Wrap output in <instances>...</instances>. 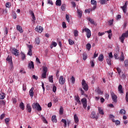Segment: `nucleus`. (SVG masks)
<instances>
[{"mask_svg": "<svg viewBox=\"0 0 128 128\" xmlns=\"http://www.w3.org/2000/svg\"><path fill=\"white\" fill-rule=\"evenodd\" d=\"M48 80L50 82H54V78L52 76H49Z\"/></svg>", "mask_w": 128, "mask_h": 128, "instance_id": "obj_38", "label": "nucleus"}, {"mask_svg": "<svg viewBox=\"0 0 128 128\" xmlns=\"http://www.w3.org/2000/svg\"><path fill=\"white\" fill-rule=\"evenodd\" d=\"M66 82V80L64 79V76H60V79H59V82L60 84H64Z\"/></svg>", "mask_w": 128, "mask_h": 128, "instance_id": "obj_12", "label": "nucleus"}, {"mask_svg": "<svg viewBox=\"0 0 128 128\" xmlns=\"http://www.w3.org/2000/svg\"><path fill=\"white\" fill-rule=\"evenodd\" d=\"M56 6H62V0H56Z\"/></svg>", "mask_w": 128, "mask_h": 128, "instance_id": "obj_30", "label": "nucleus"}, {"mask_svg": "<svg viewBox=\"0 0 128 128\" xmlns=\"http://www.w3.org/2000/svg\"><path fill=\"white\" fill-rule=\"evenodd\" d=\"M10 122V118H6L5 119V122L6 124H8V122Z\"/></svg>", "mask_w": 128, "mask_h": 128, "instance_id": "obj_54", "label": "nucleus"}, {"mask_svg": "<svg viewBox=\"0 0 128 128\" xmlns=\"http://www.w3.org/2000/svg\"><path fill=\"white\" fill-rule=\"evenodd\" d=\"M125 38H128V30L126 31L125 33H123L120 37L119 38V40H120L121 42L124 44V42Z\"/></svg>", "mask_w": 128, "mask_h": 128, "instance_id": "obj_1", "label": "nucleus"}, {"mask_svg": "<svg viewBox=\"0 0 128 128\" xmlns=\"http://www.w3.org/2000/svg\"><path fill=\"white\" fill-rule=\"evenodd\" d=\"M77 14H78V18H82V11L80 10L77 9Z\"/></svg>", "mask_w": 128, "mask_h": 128, "instance_id": "obj_15", "label": "nucleus"}, {"mask_svg": "<svg viewBox=\"0 0 128 128\" xmlns=\"http://www.w3.org/2000/svg\"><path fill=\"white\" fill-rule=\"evenodd\" d=\"M74 36H78V30H74Z\"/></svg>", "mask_w": 128, "mask_h": 128, "instance_id": "obj_36", "label": "nucleus"}, {"mask_svg": "<svg viewBox=\"0 0 128 128\" xmlns=\"http://www.w3.org/2000/svg\"><path fill=\"white\" fill-rule=\"evenodd\" d=\"M12 54L16 56H18L20 54V51L15 48H12Z\"/></svg>", "mask_w": 128, "mask_h": 128, "instance_id": "obj_5", "label": "nucleus"}, {"mask_svg": "<svg viewBox=\"0 0 128 128\" xmlns=\"http://www.w3.org/2000/svg\"><path fill=\"white\" fill-rule=\"evenodd\" d=\"M82 103L83 104V108H86V106H88V101L86 98H83L81 100Z\"/></svg>", "mask_w": 128, "mask_h": 128, "instance_id": "obj_6", "label": "nucleus"}, {"mask_svg": "<svg viewBox=\"0 0 128 128\" xmlns=\"http://www.w3.org/2000/svg\"><path fill=\"white\" fill-rule=\"evenodd\" d=\"M29 12L32 16V18L33 20L32 21L34 22V20H36V16H34V12H32V10H31L29 11Z\"/></svg>", "mask_w": 128, "mask_h": 128, "instance_id": "obj_16", "label": "nucleus"}, {"mask_svg": "<svg viewBox=\"0 0 128 128\" xmlns=\"http://www.w3.org/2000/svg\"><path fill=\"white\" fill-rule=\"evenodd\" d=\"M39 104L38 103H34L32 104V108L34 110L36 108Z\"/></svg>", "mask_w": 128, "mask_h": 128, "instance_id": "obj_29", "label": "nucleus"}, {"mask_svg": "<svg viewBox=\"0 0 128 128\" xmlns=\"http://www.w3.org/2000/svg\"><path fill=\"white\" fill-rule=\"evenodd\" d=\"M80 90L81 92V94H82V96H83V94H84V91L82 90V88H80Z\"/></svg>", "mask_w": 128, "mask_h": 128, "instance_id": "obj_63", "label": "nucleus"}, {"mask_svg": "<svg viewBox=\"0 0 128 128\" xmlns=\"http://www.w3.org/2000/svg\"><path fill=\"white\" fill-rule=\"evenodd\" d=\"M35 30L36 32H40H40H42V30H44V28L42 26H37L35 28Z\"/></svg>", "mask_w": 128, "mask_h": 128, "instance_id": "obj_8", "label": "nucleus"}, {"mask_svg": "<svg viewBox=\"0 0 128 128\" xmlns=\"http://www.w3.org/2000/svg\"><path fill=\"white\" fill-rule=\"evenodd\" d=\"M99 114H102V116H104V110H102V108L100 107L98 108Z\"/></svg>", "mask_w": 128, "mask_h": 128, "instance_id": "obj_19", "label": "nucleus"}, {"mask_svg": "<svg viewBox=\"0 0 128 128\" xmlns=\"http://www.w3.org/2000/svg\"><path fill=\"white\" fill-rule=\"evenodd\" d=\"M6 104V102L3 100L0 101V106H4Z\"/></svg>", "mask_w": 128, "mask_h": 128, "instance_id": "obj_44", "label": "nucleus"}, {"mask_svg": "<svg viewBox=\"0 0 128 128\" xmlns=\"http://www.w3.org/2000/svg\"><path fill=\"white\" fill-rule=\"evenodd\" d=\"M60 114H64V108L60 106L59 110Z\"/></svg>", "mask_w": 128, "mask_h": 128, "instance_id": "obj_35", "label": "nucleus"}, {"mask_svg": "<svg viewBox=\"0 0 128 128\" xmlns=\"http://www.w3.org/2000/svg\"><path fill=\"white\" fill-rule=\"evenodd\" d=\"M38 112H40L42 110V107L40 106V105L38 104V106H37V108H36Z\"/></svg>", "mask_w": 128, "mask_h": 128, "instance_id": "obj_46", "label": "nucleus"}, {"mask_svg": "<svg viewBox=\"0 0 128 128\" xmlns=\"http://www.w3.org/2000/svg\"><path fill=\"white\" fill-rule=\"evenodd\" d=\"M38 112H40L42 110V107L40 106V105L38 104V106H37V108H36Z\"/></svg>", "mask_w": 128, "mask_h": 128, "instance_id": "obj_47", "label": "nucleus"}, {"mask_svg": "<svg viewBox=\"0 0 128 128\" xmlns=\"http://www.w3.org/2000/svg\"><path fill=\"white\" fill-rule=\"evenodd\" d=\"M22 60H26V54H24L22 53Z\"/></svg>", "mask_w": 128, "mask_h": 128, "instance_id": "obj_59", "label": "nucleus"}, {"mask_svg": "<svg viewBox=\"0 0 128 128\" xmlns=\"http://www.w3.org/2000/svg\"><path fill=\"white\" fill-rule=\"evenodd\" d=\"M82 84L84 90L88 92V84H86V80H82Z\"/></svg>", "mask_w": 128, "mask_h": 128, "instance_id": "obj_4", "label": "nucleus"}, {"mask_svg": "<svg viewBox=\"0 0 128 128\" xmlns=\"http://www.w3.org/2000/svg\"><path fill=\"white\" fill-rule=\"evenodd\" d=\"M61 10H66V4H62L61 6Z\"/></svg>", "mask_w": 128, "mask_h": 128, "instance_id": "obj_53", "label": "nucleus"}, {"mask_svg": "<svg viewBox=\"0 0 128 128\" xmlns=\"http://www.w3.org/2000/svg\"><path fill=\"white\" fill-rule=\"evenodd\" d=\"M68 42L69 44H70V46H72L74 44V40H72V39H68Z\"/></svg>", "mask_w": 128, "mask_h": 128, "instance_id": "obj_40", "label": "nucleus"}, {"mask_svg": "<svg viewBox=\"0 0 128 128\" xmlns=\"http://www.w3.org/2000/svg\"><path fill=\"white\" fill-rule=\"evenodd\" d=\"M91 4H93V6H96V1L94 0H92L91 2Z\"/></svg>", "mask_w": 128, "mask_h": 128, "instance_id": "obj_43", "label": "nucleus"}, {"mask_svg": "<svg viewBox=\"0 0 128 128\" xmlns=\"http://www.w3.org/2000/svg\"><path fill=\"white\" fill-rule=\"evenodd\" d=\"M26 110H28V112H32V106L30 104H26Z\"/></svg>", "mask_w": 128, "mask_h": 128, "instance_id": "obj_14", "label": "nucleus"}, {"mask_svg": "<svg viewBox=\"0 0 128 128\" xmlns=\"http://www.w3.org/2000/svg\"><path fill=\"white\" fill-rule=\"evenodd\" d=\"M87 20H88V22H90V24H95L94 21L92 18H88Z\"/></svg>", "mask_w": 128, "mask_h": 128, "instance_id": "obj_24", "label": "nucleus"}, {"mask_svg": "<svg viewBox=\"0 0 128 128\" xmlns=\"http://www.w3.org/2000/svg\"><path fill=\"white\" fill-rule=\"evenodd\" d=\"M6 60L7 62H10V64H11V62H12V56H8Z\"/></svg>", "mask_w": 128, "mask_h": 128, "instance_id": "obj_28", "label": "nucleus"}, {"mask_svg": "<svg viewBox=\"0 0 128 128\" xmlns=\"http://www.w3.org/2000/svg\"><path fill=\"white\" fill-rule=\"evenodd\" d=\"M120 60H121V62H124V53L122 52L121 56L120 58Z\"/></svg>", "mask_w": 128, "mask_h": 128, "instance_id": "obj_31", "label": "nucleus"}, {"mask_svg": "<svg viewBox=\"0 0 128 128\" xmlns=\"http://www.w3.org/2000/svg\"><path fill=\"white\" fill-rule=\"evenodd\" d=\"M66 20H67L68 22H70V16H68V14H66Z\"/></svg>", "mask_w": 128, "mask_h": 128, "instance_id": "obj_42", "label": "nucleus"}, {"mask_svg": "<svg viewBox=\"0 0 128 128\" xmlns=\"http://www.w3.org/2000/svg\"><path fill=\"white\" fill-rule=\"evenodd\" d=\"M28 68H30V70L34 68V62L32 61H31L28 63Z\"/></svg>", "mask_w": 128, "mask_h": 128, "instance_id": "obj_13", "label": "nucleus"}, {"mask_svg": "<svg viewBox=\"0 0 128 128\" xmlns=\"http://www.w3.org/2000/svg\"><path fill=\"white\" fill-rule=\"evenodd\" d=\"M88 58V54L86 53H83V60H86Z\"/></svg>", "mask_w": 128, "mask_h": 128, "instance_id": "obj_39", "label": "nucleus"}, {"mask_svg": "<svg viewBox=\"0 0 128 128\" xmlns=\"http://www.w3.org/2000/svg\"><path fill=\"white\" fill-rule=\"evenodd\" d=\"M90 64H91L92 68H94V60H91Z\"/></svg>", "mask_w": 128, "mask_h": 128, "instance_id": "obj_55", "label": "nucleus"}, {"mask_svg": "<svg viewBox=\"0 0 128 128\" xmlns=\"http://www.w3.org/2000/svg\"><path fill=\"white\" fill-rule=\"evenodd\" d=\"M19 106L22 110H24V102H20L19 104Z\"/></svg>", "mask_w": 128, "mask_h": 128, "instance_id": "obj_23", "label": "nucleus"}, {"mask_svg": "<svg viewBox=\"0 0 128 128\" xmlns=\"http://www.w3.org/2000/svg\"><path fill=\"white\" fill-rule=\"evenodd\" d=\"M22 88H23V90H24V91L26 90V84H23Z\"/></svg>", "mask_w": 128, "mask_h": 128, "instance_id": "obj_52", "label": "nucleus"}, {"mask_svg": "<svg viewBox=\"0 0 128 128\" xmlns=\"http://www.w3.org/2000/svg\"><path fill=\"white\" fill-rule=\"evenodd\" d=\"M106 2V0H100V4H104Z\"/></svg>", "mask_w": 128, "mask_h": 128, "instance_id": "obj_51", "label": "nucleus"}, {"mask_svg": "<svg viewBox=\"0 0 128 128\" xmlns=\"http://www.w3.org/2000/svg\"><path fill=\"white\" fill-rule=\"evenodd\" d=\"M52 92H56V86H53Z\"/></svg>", "mask_w": 128, "mask_h": 128, "instance_id": "obj_60", "label": "nucleus"}, {"mask_svg": "<svg viewBox=\"0 0 128 128\" xmlns=\"http://www.w3.org/2000/svg\"><path fill=\"white\" fill-rule=\"evenodd\" d=\"M6 8H10V2H6Z\"/></svg>", "mask_w": 128, "mask_h": 128, "instance_id": "obj_58", "label": "nucleus"}, {"mask_svg": "<svg viewBox=\"0 0 128 128\" xmlns=\"http://www.w3.org/2000/svg\"><path fill=\"white\" fill-rule=\"evenodd\" d=\"M74 120L76 122V124H78V117L76 116V114L74 115Z\"/></svg>", "mask_w": 128, "mask_h": 128, "instance_id": "obj_26", "label": "nucleus"}, {"mask_svg": "<svg viewBox=\"0 0 128 128\" xmlns=\"http://www.w3.org/2000/svg\"><path fill=\"white\" fill-rule=\"evenodd\" d=\"M10 70H14V64L12 62H11V63H10Z\"/></svg>", "mask_w": 128, "mask_h": 128, "instance_id": "obj_41", "label": "nucleus"}, {"mask_svg": "<svg viewBox=\"0 0 128 128\" xmlns=\"http://www.w3.org/2000/svg\"><path fill=\"white\" fill-rule=\"evenodd\" d=\"M86 48L88 51L90 50V48H92V45L88 43V44H86Z\"/></svg>", "mask_w": 128, "mask_h": 128, "instance_id": "obj_25", "label": "nucleus"}, {"mask_svg": "<svg viewBox=\"0 0 128 128\" xmlns=\"http://www.w3.org/2000/svg\"><path fill=\"white\" fill-rule=\"evenodd\" d=\"M120 8L126 14V8H128V2L126 1L125 2L124 5L122 6H121Z\"/></svg>", "mask_w": 128, "mask_h": 128, "instance_id": "obj_9", "label": "nucleus"}, {"mask_svg": "<svg viewBox=\"0 0 128 128\" xmlns=\"http://www.w3.org/2000/svg\"><path fill=\"white\" fill-rule=\"evenodd\" d=\"M28 48L29 50L28 52V56H32V45H29Z\"/></svg>", "mask_w": 128, "mask_h": 128, "instance_id": "obj_10", "label": "nucleus"}, {"mask_svg": "<svg viewBox=\"0 0 128 128\" xmlns=\"http://www.w3.org/2000/svg\"><path fill=\"white\" fill-rule=\"evenodd\" d=\"M124 66H128V60H124Z\"/></svg>", "mask_w": 128, "mask_h": 128, "instance_id": "obj_57", "label": "nucleus"}, {"mask_svg": "<svg viewBox=\"0 0 128 128\" xmlns=\"http://www.w3.org/2000/svg\"><path fill=\"white\" fill-rule=\"evenodd\" d=\"M62 26L63 28H66V22H62Z\"/></svg>", "mask_w": 128, "mask_h": 128, "instance_id": "obj_50", "label": "nucleus"}, {"mask_svg": "<svg viewBox=\"0 0 128 128\" xmlns=\"http://www.w3.org/2000/svg\"><path fill=\"white\" fill-rule=\"evenodd\" d=\"M111 96H112L113 102H117L118 96H116V95L114 94V92H111Z\"/></svg>", "mask_w": 128, "mask_h": 128, "instance_id": "obj_7", "label": "nucleus"}, {"mask_svg": "<svg viewBox=\"0 0 128 128\" xmlns=\"http://www.w3.org/2000/svg\"><path fill=\"white\" fill-rule=\"evenodd\" d=\"M126 102H128V92H126Z\"/></svg>", "mask_w": 128, "mask_h": 128, "instance_id": "obj_64", "label": "nucleus"}, {"mask_svg": "<svg viewBox=\"0 0 128 128\" xmlns=\"http://www.w3.org/2000/svg\"><path fill=\"white\" fill-rule=\"evenodd\" d=\"M40 38L37 37L36 38V44H40Z\"/></svg>", "mask_w": 128, "mask_h": 128, "instance_id": "obj_34", "label": "nucleus"}, {"mask_svg": "<svg viewBox=\"0 0 128 128\" xmlns=\"http://www.w3.org/2000/svg\"><path fill=\"white\" fill-rule=\"evenodd\" d=\"M120 114H126V110H124V109H121L120 110Z\"/></svg>", "mask_w": 128, "mask_h": 128, "instance_id": "obj_32", "label": "nucleus"}, {"mask_svg": "<svg viewBox=\"0 0 128 128\" xmlns=\"http://www.w3.org/2000/svg\"><path fill=\"white\" fill-rule=\"evenodd\" d=\"M71 81L72 84H74V82H76V78H74V76H72V78H71Z\"/></svg>", "mask_w": 128, "mask_h": 128, "instance_id": "obj_45", "label": "nucleus"}, {"mask_svg": "<svg viewBox=\"0 0 128 128\" xmlns=\"http://www.w3.org/2000/svg\"><path fill=\"white\" fill-rule=\"evenodd\" d=\"M43 72L42 74V78H46V72H48V67L44 66L42 67Z\"/></svg>", "mask_w": 128, "mask_h": 128, "instance_id": "obj_3", "label": "nucleus"}, {"mask_svg": "<svg viewBox=\"0 0 128 128\" xmlns=\"http://www.w3.org/2000/svg\"><path fill=\"white\" fill-rule=\"evenodd\" d=\"M91 118H98V117L96 116V112H92L90 114Z\"/></svg>", "mask_w": 128, "mask_h": 128, "instance_id": "obj_18", "label": "nucleus"}, {"mask_svg": "<svg viewBox=\"0 0 128 128\" xmlns=\"http://www.w3.org/2000/svg\"><path fill=\"white\" fill-rule=\"evenodd\" d=\"M84 32H86V36L88 38H90L92 36V32H90V30L88 28H84L82 30V32L84 33Z\"/></svg>", "mask_w": 128, "mask_h": 128, "instance_id": "obj_2", "label": "nucleus"}, {"mask_svg": "<svg viewBox=\"0 0 128 128\" xmlns=\"http://www.w3.org/2000/svg\"><path fill=\"white\" fill-rule=\"evenodd\" d=\"M116 70L120 76V72H122V70L119 68H116Z\"/></svg>", "mask_w": 128, "mask_h": 128, "instance_id": "obj_48", "label": "nucleus"}, {"mask_svg": "<svg viewBox=\"0 0 128 128\" xmlns=\"http://www.w3.org/2000/svg\"><path fill=\"white\" fill-rule=\"evenodd\" d=\"M4 98H6L4 95H2L0 94V100H4Z\"/></svg>", "mask_w": 128, "mask_h": 128, "instance_id": "obj_62", "label": "nucleus"}, {"mask_svg": "<svg viewBox=\"0 0 128 128\" xmlns=\"http://www.w3.org/2000/svg\"><path fill=\"white\" fill-rule=\"evenodd\" d=\"M34 88H32L29 92V94L30 96H31V98H32V96H34Z\"/></svg>", "mask_w": 128, "mask_h": 128, "instance_id": "obj_21", "label": "nucleus"}, {"mask_svg": "<svg viewBox=\"0 0 128 128\" xmlns=\"http://www.w3.org/2000/svg\"><path fill=\"white\" fill-rule=\"evenodd\" d=\"M118 90L120 94H124V90H122V84H120L118 87Z\"/></svg>", "mask_w": 128, "mask_h": 128, "instance_id": "obj_17", "label": "nucleus"}, {"mask_svg": "<svg viewBox=\"0 0 128 128\" xmlns=\"http://www.w3.org/2000/svg\"><path fill=\"white\" fill-rule=\"evenodd\" d=\"M62 122L64 124V128H66V119H62Z\"/></svg>", "mask_w": 128, "mask_h": 128, "instance_id": "obj_37", "label": "nucleus"}, {"mask_svg": "<svg viewBox=\"0 0 128 128\" xmlns=\"http://www.w3.org/2000/svg\"><path fill=\"white\" fill-rule=\"evenodd\" d=\"M104 34H105L104 32H98V36H104Z\"/></svg>", "mask_w": 128, "mask_h": 128, "instance_id": "obj_56", "label": "nucleus"}, {"mask_svg": "<svg viewBox=\"0 0 128 128\" xmlns=\"http://www.w3.org/2000/svg\"><path fill=\"white\" fill-rule=\"evenodd\" d=\"M52 120L53 122H58V120H56V116L55 115L52 116Z\"/></svg>", "mask_w": 128, "mask_h": 128, "instance_id": "obj_20", "label": "nucleus"}, {"mask_svg": "<svg viewBox=\"0 0 128 128\" xmlns=\"http://www.w3.org/2000/svg\"><path fill=\"white\" fill-rule=\"evenodd\" d=\"M75 100L77 102L78 104H81L80 100V97L78 96H75Z\"/></svg>", "mask_w": 128, "mask_h": 128, "instance_id": "obj_22", "label": "nucleus"}, {"mask_svg": "<svg viewBox=\"0 0 128 128\" xmlns=\"http://www.w3.org/2000/svg\"><path fill=\"white\" fill-rule=\"evenodd\" d=\"M98 60L100 62H102L104 60V54H101L99 56Z\"/></svg>", "mask_w": 128, "mask_h": 128, "instance_id": "obj_27", "label": "nucleus"}, {"mask_svg": "<svg viewBox=\"0 0 128 128\" xmlns=\"http://www.w3.org/2000/svg\"><path fill=\"white\" fill-rule=\"evenodd\" d=\"M16 28L17 30L20 32V34H22V32H24V30H22V26H20V25H17Z\"/></svg>", "mask_w": 128, "mask_h": 128, "instance_id": "obj_11", "label": "nucleus"}, {"mask_svg": "<svg viewBox=\"0 0 128 128\" xmlns=\"http://www.w3.org/2000/svg\"><path fill=\"white\" fill-rule=\"evenodd\" d=\"M108 24L110 26H112V24H114V19L109 20Z\"/></svg>", "mask_w": 128, "mask_h": 128, "instance_id": "obj_49", "label": "nucleus"}, {"mask_svg": "<svg viewBox=\"0 0 128 128\" xmlns=\"http://www.w3.org/2000/svg\"><path fill=\"white\" fill-rule=\"evenodd\" d=\"M4 116H6V115L4 114H2L0 116V120H4Z\"/></svg>", "mask_w": 128, "mask_h": 128, "instance_id": "obj_61", "label": "nucleus"}, {"mask_svg": "<svg viewBox=\"0 0 128 128\" xmlns=\"http://www.w3.org/2000/svg\"><path fill=\"white\" fill-rule=\"evenodd\" d=\"M106 62L107 64L109 65V66H111L112 65V58H108L106 60Z\"/></svg>", "mask_w": 128, "mask_h": 128, "instance_id": "obj_33", "label": "nucleus"}]
</instances>
